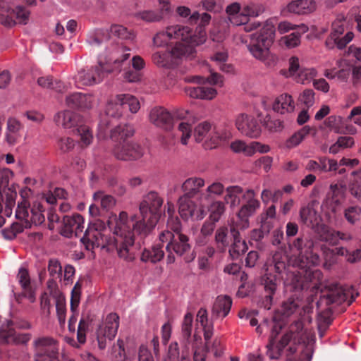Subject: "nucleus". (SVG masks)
<instances>
[{
    "label": "nucleus",
    "instance_id": "1",
    "mask_svg": "<svg viewBox=\"0 0 361 361\" xmlns=\"http://www.w3.org/2000/svg\"><path fill=\"white\" fill-rule=\"evenodd\" d=\"M164 204L163 197L152 190L143 196L140 203V219L136 215L128 218L126 212L109 216L105 223L97 219L91 221L80 239L87 250L95 247H116L119 257L128 262L135 259L140 249L139 243H135V233L146 235L156 226L161 215Z\"/></svg>",
    "mask_w": 361,
    "mask_h": 361
},
{
    "label": "nucleus",
    "instance_id": "2",
    "mask_svg": "<svg viewBox=\"0 0 361 361\" xmlns=\"http://www.w3.org/2000/svg\"><path fill=\"white\" fill-rule=\"evenodd\" d=\"M273 326L267 345V355L271 360H278L282 355L283 349L290 344L288 348V355L294 354L297 351L296 345L302 344V350L300 361H311L313 354L314 341L303 332V326L301 322H293L282 336L280 332L283 328V324L276 322V317L273 318Z\"/></svg>",
    "mask_w": 361,
    "mask_h": 361
},
{
    "label": "nucleus",
    "instance_id": "3",
    "mask_svg": "<svg viewBox=\"0 0 361 361\" xmlns=\"http://www.w3.org/2000/svg\"><path fill=\"white\" fill-rule=\"evenodd\" d=\"M288 248L292 253L288 257V267L298 268L296 274L302 279V275L310 280L313 278H319L322 273L319 271H311L310 268L319 263V256L313 253L314 242L305 235H300L288 241Z\"/></svg>",
    "mask_w": 361,
    "mask_h": 361
},
{
    "label": "nucleus",
    "instance_id": "4",
    "mask_svg": "<svg viewBox=\"0 0 361 361\" xmlns=\"http://www.w3.org/2000/svg\"><path fill=\"white\" fill-rule=\"evenodd\" d=\"M291 273L292 281H302L300 276L288 267V255L283 250L276 251L265 264V273L262 277V284L266 293L275 294L278 286L279 276Z\"/></svg>",
    "mask_w": 361,
    "mask_h": 361
},
{
    "label": "nucleus",
    "instance_id": "5",
    "mask_svg": "<svg viewBox=\"0 0 361 361\" xmlns=\"http://www.w3.org/2000/svg\"><path fill=\"white\" fill-rule=\"evenodd\" d=\"M140 102L136 97L129 94H118L114 100L109 101L106 106V115L98 124V136L99 138H106L108 130L111 124L109 117L118 118L123 116L124 112L128 109L135 114L140 109Z\"/></svg>",
    "mask_w": 361,
    "mask_h": 361
},
{
    "label": "nucleus",
    "instance_id": "6",
    "mask_svg": "<svg viewBox=\"0 0 361 361\" xmlns=\"http://www.w3.org/2000/svg\"><path fill=\"white\" fill-rule=\"evenodd\" d=\"M275 29L274 25L267 24L259 32L250 35V41L247 45L248 50L257 59L267 65L274 61V56L270 53L269 47L274 42Z\"/></svg>",
    "mask_w": 361,
    "mask_h": 361
},
{
    "label": "nucleus",
    "instance_id": "7",
    "mask_svg": "<svg viewBox=\"0 0 361 361\" xmlns=\"http://www.w3.org/2000/svg\"><path fill=\"white\" fill-rule=\"evenodd\" d=\"M176 13L181 18H188L190 24H198L195 31L189 27L190 34L187 37L188 44L194 47L203 44L206 40L204 27L209 23L211 16L207 13L200 14L197 11L192 13L191 10L185 6L177 7Z\"/></svg>",
    "mask_w": 361,
    "mask_h": 361
},
{
    "label": "nucleus",
    "instance_id": "8",
    "mask_svg": "<svg viewBox=\"0 0 361 361\" xmlns=\"http://www.w3.org/2000/svg\"><path fill=\"white\" fill-rule=\"evenodd\" d=\"M130 49L122 46H114L111 50L108 53L106 63H109L111 72H120L122 70L126 71L124 79L130 82H137L140 80V75L138 71L132 69L130 67V61H128L130 56Z\"/></svg>",
    "mask_w": 361,
    "mask_h": 361
},
{
    "label": "nucleus",
    "instance_id": "9",
    "mask_svg": "<svg viewBox=\"0 0 361 361\" xmlns=\"http://www.w3.org/2000/svg\"><path fill=\"white\" fill-rule=\"evenodd\" d=\"M195 47L176 42L171 50L159 51L152 56L153 63L159 67L171 68L178 63V59L184 56H192Z\"/></svg>",
    "mask_w": 361,
    "mask_h": 361
},
{
    "label": "nucleus",
    "instance_id": "10",
    "mask_svg": "<svg viewBox=\"0 0 361 361\" xmlns=\"http://www.w3.org/2000/svg\"><path fill=\"white\" fill-rule=\"evenodd\" d=\"M230 132L221 128L212 127L207 122H202L195 126L193 137L197 142L204 141L205 148H215L221 142L226 141L230 137Z\"/></svg>",
    "mask_w": 361,
    "mask_h": 361
},
{
    "label": "nucleus",
    "instance_id": "11",
    "mask_svg": "<svg viewBox=\"0 0 361 361\" xmlns=\"http://www.w3.org/2000/svg\"><path fill=\"white\" fill-rule=\"evenodd\" d=\"M108 53L100 55L98 65L87 69H81L75 76V85L78 88L91 86L102 81L106 73H111L109 63H106Z\"/></svg>",
    "mask_w": 361,
    "mask_h": 361
},
{
    "label": "nucleus",
    "instance_id": "12",
    "mask_svg": "<svg viewBox=\"0 0 361 361\" xmlns=\"http://www.w3.org/2000/svg\"><path fill=\"white\" fill-rule=\"evenodd\" d=\"M54 121L57 126L66 129L76 128L75 130L80 137L82 147H87L92 142V133L87 126L81 124V118L79 114L68 110L61 111L55 116Z\"/></svg>",
    "mask_w": 361,
    "mask_h": 361
},
{
    "label": "nucleus",
    "instance_id": "13",
    "mask_svg": "<svg viewBox=\"0 0 361 361\" xmlns=\"http://www.w3.org/2000/svg\"><path fill=\"white\" fill-rule=\"evenodd\" d=\"M190 82L200 85L197 87H187L185 89L187 95L192 98L201 99H212L216 95V90L209 85H219L223 83L222 76L216 73H213L207 78L201 76H195Z\"/></svg>",
    "mask_w": 361,
    "mask_h": 361
},
{
    "label": "nucleus",
    "instance_id": "14",
    "mask_svg": "<svg viewBox=\"0 0 361 361\" xmlns=\"http://www.w3.org/2000/svg\"><path fill=\"white\" fill-rule=\"evenodd\" d=\"M30 324L25 321L7 320L0 328V342L7 344H25L31 338L30 333L17 334L16 329H28Z\"/></svg>",
    "mask_w": 361,
    "mask_h": 361
},
{
    "label": "nucleus",
    "instance_id": "15",
    "mask_svg": "<svg viewBox=\"0 0 361 361\" xmlns=\"http://www.w3.org/2000/svg\"><path fill=\"white\" fill-rule=\"evenodd\" d=\"M34 361H59V342L51 336L36 338L32 343Z\"/></svg>",
    "mask_w": 361,
    "mask_h": 361
},
{
    "label": "nucleus",
    "instance_id": "16",
    "mask_svg": "<svg viewBox=\"0 0 361 361\" xmlns=\"http://www.w3.org/2000/svg\"><path fill=\"white\" fill-rule=\"evenodd\" d=\"M160 241L167 243L166 251H173L179 256L188 253L191 250L189 237L182 233H169L162 231L159 235Z\"/></svg>",
    "mask_w": 361,
    "mask_h": 361
},
{
    "label": "nucleus",
    "instance_id": "17",
    "mask_svg": "<svg viewBox=\"0 0 361 361\" xmlns=\"http://www.w3.org/2000/svg\"><path fill=\"white\" fill-rule=\"evenodd\" d=\"M189 34L188 26L179 25L171 26L167 27L166 31L158 32L153 38V43L156 47H163L168 44L169 41L176 39L177 42L188 44L187 37Z\"/></svg>",
    "mask_w": 361,
    "mask_h": 361
},
{
    "label": "nucleus",
    "instance_id": "18",
    "mask_svg": "<svg viewBox=\"0 0 361 361\" xmlns=\"http://www.w3.org/2000/svg\"><path fill=\"white\" fill-rule=\"evenodd\" d=\"M119 327V317L116 313L107 315L105 322L99 325L97 331V340L99 348L103 350L106 346V339L115 338Z\"/></svg>",
    "mask_w": 361,
    "mask_h": 361
},
{
    "label": "nucleus",
    "instance_id": "19",
    "mask_svg": "<svg viewBox=\"0 0 361 361\" xmlns=\"http://www.w3.org/2000/svg\"><path fill=\"white\" fill-rule=\"evenodd\" d=\"M240 226L238 223H232L228 226L219 227L214 233V240L216 248L224 252L230 246L233 239L240 238Z\"/></svg>",
    "mask_w": 361,
    "mask_h": 361
},
{
    "label": "nucleus",
    "instance_id": "20",
    "mask_svg": "<svg viewBox=\"0 0 361 361\" xmlns=\"http://www.w3.org/2000/svg\"><path fill=\"white\" fill-rule=\"evenodd\" d=\"M256 193L252 189L247 190L243 195V199L246 202L238 212V217L240 221V229L244 230L249 226L248 218L252 216L259 209L260 203L255 198Z\"/></svg>",
    "mask_w": 361,
    "mask_h": 361
},
{
    "label": "nucleus",
    "instance_id": "21",
    "mask_svg": "<svg viewBox=\"0 0 361 361\" xmlns=\"http://www.w3.org/2000/svg\"><path fill=\"white\" fill-rule=\"evenodd\" d=\"M113 154L116 159L123 161L136 160L142 157L143 149L137 142L124 140L115 145Z\"/></svg>",
    "mask_w": 361,
    "mask_h": 361
},
{
    "label": "nucleus",
    "instance_id": "22",
    "mask_svg": "<svg viewBox=\"0 0 361 361\" xmlns=\"http://www.w3.org/2000/svg\"><path fill=\"white\" fill-rule=\"evenodd\" d=\"M238 130L244 135L250 138H257L262 133L261 126L252 116L241 114L235 120Z\"/></svg>",
    "mask_w": 361,
    "mask_h": 361
},
{
    "label": "nucleus",
    "instance_id": "23",
    "mask_svg": "<svg viewBox=\"0 0 361 361\" xmlns=\"http://www.w3.org/2000/svg\"><path fill=\"white\" fill-rule=\"evenodd\" d=\"M83 224L84 219L79 214L73 216H64L61 234L66 238H72L73 235L78 237L82 232Z\"/></svg>",
    "mask_w": 361,
    "mask_h": 361
},
{
    "label": "nucleus",
    "instance_id": "24",
    "mask_svg": "<svg viewBox=\"0 0 361 361\" xmlns=\"http://www.w3.org/2000/svg\"><path fill=\"white\" fill-rule=\"evenodd\" d=\"M19 283L23 289L22 293H16L13 292L16 302L20 303L23 298H27L30 302L35 301V291L30 286V278L28 271L26 269L20 268L17 275Z\"/></svg>",
    "mask_w": 361,
    "mask_h": 361
},
{
    "label": "nucleus",
    "instance_id": "25",
    "mask_svg": "<svg viewBox=\"0 0 361 361\" xmlns=\"http://www.w3.org/2000/svg\"><path fill=\"white\" fill-rule=\"evenodd\" d=\"M191 198L188 196H182L179 198V214L185 220H188L190 217L197 220L202 219L204 216V211L197 207Z\"/></svg>",
    "mask_w": 361,
    "mask_h": 361
},
{
    "label": "nucleus",
    "instance_id": "26",
    "mask_svg": "<svg viewBox=\"0 0 361 361\" xmlns=\"http://www.w3.org/2000/svg\"><path fill=\"white\" fill-rule=\"evenodd\" d=\"M149 119L156 126L167 131L173 127V117L169 111L161 106L154 107L151 110Z\"/></svg>",
    "mask_w": 361,
    "mask_h": 361
},
{
    "label": "nucleus",
    "instance_id": "27",
    "mask_svg": "<svg viewBox=\"0 0 361 361\" xmlns=\"http://www.w3.org/2000/svg\"><path fill=\"white\" fill-rule=\"evenodd\" d=\"M350 292L338 283H332L328 286V290L321 298L322 302L327 305L331 304H341L345 301Z\"/></svg>",
    "mask_w": 361,
    "mask_h": 361
},
{
    "label": "nucleus",
    "instance_id": "28",
    "mask_svg": "<svg viewBox=\"0 0 361 361\" xmlns=\"http://www.w3.org/2000/svg\"><path fill=\"white\" fill-rule=\"evenodd\" d=\"M316 8V4L313 0H294L287 4L282 10L283 14L293 13L305 15L313 12Z\"/></svg>",
    "mask_w": 361,
    "mask_h": 361
},
{
    "label": "nucleus",
    "instance_id": "29",
    "mask_svg": "<svg viewBox=\"0 0 361 361\" xmlns=\"http://www.w3.org/2000/svg\"><path fill=\"white\" fill-rule=\"evenodd\" d=\"M94 97L90 94L74 92L66 98V105L72 109H89L92 108Z\"/></svg>",
    "mask_w": 361,
    "mask_h": 361
},
{
    "label": "nucleus",
    "instance_id": "30",
    "mask_svg": "<svg viewBox=\"0 0 361 361\" xmlns=\"http://www.w3.org/2000/svg\"><path fill=\"white\" fill-rule=\"evenodd\" d=\"M232 305V300L226 295L218 296L215 300L212 310V319L225 317L230 312Z\"/></svg>",
    "mask_w": 361,
    "mask_h": 361
},
{
    "label": "nucleus",
    "instance_id": "31",
    "mask_svg": "<svg viewBox=\"0 0 361 361\" xmlns=\"http://www.w3.org/2000/svg\"><path fill=\"white\" fill-rule=\"evenodd\" d=\"M272 109L274 111L281 114L293 112L295 102L292 96L288 94H283L279 96L273 103Z\"/></svg>",
    "mask_w": 361,
    "mask_h": 361
},
{
    "label": "nucleus",
    "instance_id": "32",
    "mask_svg": "<svg viewBox=\"0 0 361 361\" xmlns=\"http://www.w3.org/2000/svg\"><path fill=\"white\" fill-rule=\"evenodd\" d=\"M110 133L111 140L117 143L128 140L127 138L131 137L134 134V128L128 124H120L113 129H109L108 133Z\"/></svg>",
    "mask_w": 361,
    "mask_h": 361
},
{
    "label": "nucleus",
    "instance_id": "33",
    "mask_svg": "<svg viewBox=\"0 0 361 361\" xmlns=\"http://www.w3.org/2000/svg\"><path fill=\"white\" fill-rule=\"evenodd\" d=\"M91 322L92 319L89 316H82L77 330V342L71 339L70 343H71L72 345L79 348L80 345L85 343L87 332L89 330Z\"/></svg>",
    "mask_w": 361,
    "mask_h": 361
},
{
    "label": "nucleus",
    "instance_id": "34",
    "mask_svg": "<svg viewBox=\"0 0 361 361\" xmlns=\"http://www.w3.org/2000/svg\"><path fill=\"white\" fill-rule=\"evenodd\" d=\"M300 218L303 224L311 228H314L319 222V216L310 206H305L300 209Z\"/></svg>",
    "mask_w": 361,
    "mask_h": 361
},
{
    "label": "nucleus",
    "instance_id": "35",
    "mask_svg": "<svg viewBox=\"0 0 361 361\" xmlns=\"http://www.w3.org/2000/svg\"><path fill=\"white\" fill-rule=\"evenodd\" d=\"M264 9L261 5L250 4L245 6L241 11L240 21L233 20L235 25L246 24L249 17H257L262 13Z\"/></svg>",
    "mask_w": 361,
    "mask_h": 361
},
{
    "label": "nucleus",
    "instance_id": "36",
    "mask_svg": "<svg viewBox=\"0 0 361 361\" xmlns=\"http://www.w3.org/2000/svg\"><path fill=\"white\" fill-rule=\"evenodd\" d=\"M204 184V181L200 178H188L182 185V189L185 192L183 196L193 197L199 193V189Z\"/></svg>",
    "mask_w": 361,
    "mask_h": 361
},
{
    "label": "nucleus",
    "instance_id": "37",
    "mask_svg": "<svg viewBox=\"0 0 361 361\" xmlns=\"http://www.w3.org/2000/svg\"><path fill=\"white\" fill-rule=\"evenodd\" d=\"M23 128L22 124L14 118H9L7 121V142L13 145L19 137V132Z\"/></svg>",
    "mask_w": 361,
    "mask_h": 361
},
{
    "label": "nucleus",
    "instance_id": "38",
    "mask_svg": "<svg viewBox=\"0 0 361 361\" xmlns=\"http://www.w3.org/2000/svg\"><path fill=\"white\" fill-rule=\"evenodd\" d=\"M193 317L190 312H188L184 316L181 328V348H185V344L190 346V339L192 333Z\"/></svg>",
    "mask_w": 361,
    "mask_h": 361
},
{
    "label": "nucleus",
    "instance_id": "39",
    "mask_svg": "<svg viewBox=\"0 0 361 361\" xmlns=\"http://www.w3.org/2000/svg\"><path fill=\"white\" fill-rule=\"evenodd\" d=\"M164 255L162 246L154 245L151 250L145 249L141 255V260L143 262H151L156 263L159 262Z\"/></svg>",
    "mask_w": 361,
    "mask_h": 361
},
{
    "label": "nucleus",
    "instance_id": "40",
    "mask_svg": "<svg viewBox=\"0 0 361 361\" xmlns=\"http://www.w3.org/2000/svg\"><path fill=\"white\" fill-rule=\"evenodd\" d=\"M243 190L238 185L229 186L226 188V195L225 201L227 204H230L231 207H237L240 203V197L243 196Z\"/></svg>",
    "mask_w": 361,
    "mask_h": 361
},
{
    "label": "nucleus",
    "instance_id": "41",
    "mask_svg": "<svg viewBox=\"0 0 361 361\" xmlns=\"http://www.w3.org/2000/svg\"><path fill=\"white\" fill-rule=\"evenodd\" d=\"M228 247L229 255L232 259H238L248 249L247 243L245 240H242L240 235L239 239L233 240Z\"/></svg>",
    "mask_w": 361,
    "mask_h": 361
},
{
    "label": "nucleus",
    "instance_id": "42",
    "mask_svg": "<svg viewBox=\"0 0 361 361\" xmlns=\"http://www.w3.org/2000/svg\"><path fill=\"white\" fill-rule=\"evenodd\" d=\"M93 197L96 204H99L101 208L105 211L110 210L116 204L115 198L112 195L105 194L102 191L96 192Z\"/></svg>",
    "mask_w": 361,
    "mask_h": 361
},
{
    "label": "nucleus",
    "instance_id": "43",
    "mask_svg": "<svg viewBox=\"0 0 361 361\" xmlns=\"http://www.w3.org/2000/svg\"><path fill=\"white\" fill-rule=\"evenodd\" d=\"M338 239L348 241L352 239V235L348 233L329 230L325 231L324 234L321 235V240L332 245L336 244Z\"/></svg>",
    "mask_w": 361,
    "mask_h": 361
},
{
    "label": "nucleus",
    "instance_id": "44",
    "mask_svg": "<svg viewBox=\"0 0 361 361\" xmlns=\"http://www.w3.org/2000/svg\"><path fill=\"white\" fill-rule=\"evenodd\" d=\"M312 128L309 126H305L298 131L295 132L286 142L288 148H293L298 146L305 137L310 133Z\"/></svg>",
    "mask_w": 361,
    "mask_h": 361
},
{
    "label": "nucleus",
    "instance_id": "45",
    "mask_svg": "<svg viewBox=\"0 0 361 361\" xmlns=\"http://www.w3.org/2000/svg\"><path fill=\"white\" fill-rule=\"evenodd\" d=\"M47 270L50 276L48 281L49 286L57 279L62 277V267L60 262L56 259H50L48 262Z\"/></svg>",
    "mask_w": 361,
    "mask_h": 361
},
{
    "label": "nucleus",
    "instance_id": "46",
    "mask_svg": "<svg viewBox=\"0 0 361 361\" xmlns=\"http://www.w3.org/2000/svg\"><path fill=\"white\" fill-rule=\"evenodd\" d=\"M212 59L217 63L219 68L221 71L226 73H231L233 71V67L231 64L226 63L228 59V53L226 51H221L216 52Z\"/></svg>",
    "mask_w": 361,
    "mask_h": 361
},
{
    "label": "nucleus",
    "instance_id": "47",
    "mask_svg": "<svg viewBox=\"0 0 361 361\" xmlns=\"http://www.w3.org/2000/svg\"><path fill=\"white\" fill-rule=\"evenodd\" d=\"M4 196L6 200L4 213L6 216L10 217L12 214L13 207L16 204L17 192L12 188H8L7 190H4Z\"/></svg>",
    "mask_w": 361,
    "mask_h": 361
},
{
    "label": "nucleus",
    "instance_id": "48",
    "mask_svg": "<svg viewBox=\"0 0 361 361\" xmlns=\"http://www.w3.org/2000/svg\"><path fill=\"white\" fill-rule=\"evenodd\" d=\"M224 188L222 183L215 182L207 188L205 192L201 195L200 199L202 201L211 200L213 195H221L224 191Z\"/></svg>",
    "mask_w": 361,
    "mask_h": 361
},
{
    "label": "nucleus",
    "instance_id": "49",
    "mask_svg": "<svg viewBox=\"0 0 361 361\" xmlns=\"http://www.w3.org/2000/svg\"><path fill=\"white\" fill-rule=\"evenodd\" d=\"M327 159L326 157H320L318 161L310 160L305 169L308 171L315 173H322L326 171Z\"/></svg>",
    "mask_w": 361,
    "mask_h": 361
},
{
    "label": "nucleus",
    "instance_id": "50",
    "mask_svg": "<svg viewBox=\"0 0 361 361\" xmlns=\"http://www.w3.org/2000/svg\"><path fill=\"white\" fill-rule=\"evenodd\" d=\"M209 210V220L216 223L225 212V205L224 202L220 201L214 202L211 204Z\"/></svg>",
    "mask_w": 361,
    "mask_h": 361
},
{
    "label": "nucleus",
    "instance_id": "51",
    "mask_svg": "<svg viewBox=\"0 0 361 361\" xmlns=\"http://www.w3.org/2000/svg\"><path fill=\"white\" fill-rule=\"evenodd\" d=\"M137 18L147 23H155L161 20V16L154 10H145L136 13Z\"/></svg>",
    "mask_w": 361,
    "mask_h": 361
},
{
    "label": "nucleus",
    "instance_id": "52",
    "mask_svg": "<svg viewBox=\"0 0 361 361\" xmlns=\"http://www.w3.org/2000/svg\"><path fill=\"white\" fill-rule=\"evenodd\" d=\"M241 11L240 4L237 2L232 3L226 7V11L232 24L234 25L233 20L240 21Z\"/></svg>",
    "mask_w": 361,
    "mask_h": 361
},
{
    "label": "nucleus",
    "instance_id": "53",
    "mask_svg": "<svg viewBox=\"0 0 361 361\" xmlns=\"http://www.w3.org/2000/svg\"><path fill=\"white\" fill-rule=\"evenodd\" d=\"M110 32L123 39H133L134 35L131 31L128 30L126 27L121 25H113L110 27Z\"/></svg>",
    "mask_w": 361,
    "mask_h": 361
},
{
    "label": "nucleus",
    "instance_id": "54",
    "mask_svg": "<svg viewBox=\"0 0 361 361\" xmlns=\"http://www.w3.org/2000/svg\"><path fill=\"white\" fill-rule=\"evenodd\" d=\"M56 309L59 323L60 324H63L66 321V307L65 298L63 295H58L56 297Z\"/></svg>",
    "mask_w": 361,
    "mask_h": 361
},
{
    "label": "nucleus",
    "instance_id": "55",
    "mask_svg": "<svg viewBox=\"0 0 361 361\" xmlns=\"http://www.w3.org/2000/svg\"><path fill=\"white\" fill-rule=\"evenodd\" d=\"M43 206L40 203L35 204L31 209L30 221L35 225H39L44 221V216Z\"/></svg>",
    "mask_w": 361,
    "mask_h": 361
},
{
    "label": "nucleus",
    "instance_id": "56",
    "mask_svg": "<svg viewBox=\"0 0 361 361\" xmlns=\"http://www.w3.org/2000/svg\"><path fill=\"white\" fill-rule=\"evenodd\" d=\"M326 125L336 133H343V118L341 116H331L325 121Z\"/></svg>",
    "mask_w": 361,
    "mask_h": 361
},
{
    "label": "nucleus",
    "instance_id": "57",
    "mask_svg": "<svg viewBox=\"0 0 361 361\" xmlns=\"http://www.w3.org/2000/svg\"><path fill=\"white\" fill-rule=\"evenodd\" d=\"M80 294H81V283L78 281L72 291H71V310L74 312L76 311L80 300Z\"/></svg>",
    "mask_w": 361,
    "mask_h": 361
},
{
    "label": "nucleus",
    "instance_id": "58",
    "mask_svg": "<svg viewBox=\"0 0 361 361\" xmlns=\"http://www.w3.org/2000/svg\"><path fill=\"white\" fill-rule=\"evenodd\" d=\"M264 127L270 132L281 131L283 128V122L279 119L267 116L264 121Z\"/></svg>",
    "mask_w": 361,
    "mask_h": 361
},
{
    "label": "nucleus",
    "instance_id": "59",
    "mask_svg": "<svg viewBox=\"0 0 361 361\" xmlns=\"http://www.w3.org/2000/svg\"><path fill=\"white\" fill-rule=\"evenodd\" d=\"M361 208L358 206H351L345 209L344 216L346 220L353 224L360 219Z\"/></svg>",
    "mask_w": 361,
    "mask_h": 361
},
{
    "label": "nucleus",
    "instance_id": "60",
    "mask_svg": "<svg viewBox=\"0 0 361 361\" xmlns=\"http://www.w3.org/2000/svg\"><path fill=\"white\" fill-rule=\"evenodd\" d=\"M113 355L115 361H126V355L124 348V342L118 338L116 344L113 346Z\"/></svg>",
    "mask_w": 361,
    "mask_h": 361
},
{
    "label": "nucleus",
    "instance_id": "61",
    "mask_svg": "<svg viewBox=\"0 0 361 361\" xmlns=\"http://www.w3.org/2000/svg\"><path fill=\"white\" fill-rule=\"evenodd\" d=\"M299 102L309 109L314 104V92L312 90H305L299 96Z\"/></svg>",
    "mask_w": 361,
    "mask_h": 361
},
{
    "label": "nucleus",
    "instance_id": "62",
    "mask_svg": "<svg viewBox=\"0 0 361 361\" xmlns=\"http://www.w3.org/2000/svg\"><path fill=\"white\" fill-rule=\"evenodd\" d=\"M298 307V302L294 298H290L283 302L281 311L283 315L288 317L293 314Z\"/></svg>",
    "mask_w": 361,
    "mask_h": 361
},
{
    "label": "nucleus",
    "instance_id": "63",
    "mask_svg": "<svg viewBox=\"0 0 361 361\" xmlns=\"http://www.w3.org/2000/svg\"><path fill=\"white\" fill-rule=\"evenodd\" d=\"M59 149L63 153L71 151L75 147L74 140L69 137H60L57 141Z\"/></svg>",
    "mask_w": 361,
    "mask_h": 361
},
{
    "label": "nucleus",
    "instance_id": "64",
    "mask_svg": "<svg viewBox=\"0 0 361 361\" xmlns=\"http://www.w3.org/2000/svg\"><path fill=\"white\" fill-rule=\"evenodd\" d=\"M13 15L19 23L25 25L29 19L30 11L23 6H17L13 11Z\"/></svg>",
    "mask_w": 361,
    "mask_h": 361
}]
</instances>
